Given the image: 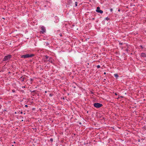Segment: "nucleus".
Instances as JSON below:
<instances>
[{
	"label": "nucleus",
	"instance_id": "nucleus-1",
	"mask_svg": "<svg viewBox=\"0 0 146 146\" xmlns=\"http://www.w3.org/2000/svg\"><path fill=\"white\" fill-rule=\"evenodd\" d=\"M34 56V54H27L25 55H21V58H29V57H32L33 56Z\"/></svg>",
	"mask_w": 146,
	"mask_h": 146
},
{
	"label": "nucleus",
	"instance_id": "nucleus-2",
	"mask_svg": "<svg viewBox=\"0 0 146 146\" xmlns=\"http://www.w3.org/2000/svg\"><path fill=\"white\" fill-rule=\"evenodd\" d=\"M12 57V56L11 55H8L7 56H5L3 59V61H6L9 60Z\"/></svg>",
	"mask_w": 146,
	"mask_h": 146
},
{
	"label": "nucleus",
	"instance_id": "nucleus-3",
	"mask_svg": "<svg viewBox=\"0 0 146 146\" xmlns=\"http://www.w3.org/2000/svg\"><path fill=\"white\" fill-rule=\"evenodd\" d=\"M103 106L101 104L99 103H96L94 104V106L96 108H100Z\"/></svg>",
	"mask_w": 146,
	"mask_h": 146
},
{
	"label": "nucleus",
	"instance_id": "nucleus-4",
	"mask_svg": "<svg viewBox=\"0 0 146 146\" xmlns=\"http://www.w3.org/2000/svg\"><path fill=\"white\" fill-rule=\"evenodd\" d=\"M46 30L45 27L43 26H42L41 27V31H40V33L43 34L44 33L46 32Z\"/></svg>",
	"mask_w": 146,
	"mask_h": 146
},
{
	"label": "nucleus",
	"instance_id": "nucleus-5",
	"mask_svg": "<svg viewBox=\"0 0 146 146\" xmlns=\"http://www.w3.org/2000/svg\"><path fill=\"white\" fill-rule=\"evenodd\" d=\"M141 56L143 57H146V54L144 53H141Z\"/></svg>",
	"mask_w": 146,
	"mask_h": 146
},
{
	"label": "nucleus",
	"instance_id": "nucleus-6",
	"mask_svg": "<svg viewBox=\"0 0 146 146\" xmlns=\"http://www.w3.org/2000/svg\"><path fill=\"white\" fill-rule=\"evenodd\" d=\"M25 76H22L20 78V79H21L20 80H21L22 82H23L24 81V80L25 79Z\"/></svg>",
	"mask_w": 146,
	"mask_h": 146
},
{
	"label": "nucleus",
	"instance_id": "nucleus-7",
	"mask_svg": "<svg viewBox=\"0 0 146 146\" xmlns=\"http://www.w3.org/2000/svg\"><path fill=\"white\" fill-rule=\"evenodd\" d=\"M114 76L117 79V78L119 77V76L117 74H114Z\"/></svg>",
	"mask_w": 146,
	"mask_h": 146
},
{
	"label": "nucleus",
	"instance_id": "nucleus-8",
	"mask_svg": "<svg viewBox=\"0 0 146 146\" xmlns=\"http://www.w3.org/2000/svg\"><path fill=\"white\" fill-rule=\"evenodd\" d=\"M100 10V7H97L96 11L97 12Z\"/></svg>",
	"mask_w": 146,
	"mask_h": 146
},
{
	"label": "nucleus",
	"instance_id": "nucleus-9",
	"mask_svg": "<svg viewBox=\"0 0 146 146\" xmlns=\"http://www.w3.org/2000/svg\"><path fill=\"white\" fill-rule=\"evenodd\" d=\"M100 13H103V11L101 10H99V11L97 12Z\"/></svg>",
	"mask_w": 146,
	"mask_h": 146
},
{
	"label": "nucleus",
	"instance_id": "nucleus-10",
	"mask_svg": "<svg viewBox=\"0 0 146 146\" xmlns=\"http://www.w3.org/2000/svg\"><path fill=\"white\" fill-rule=\"evenodd\" d=\"M75 3V7H76L77 6V4L78 3L76 1Z\"/></svg>",
	"mask_w": 146,
	"mask_h": 146
},
{
	"label": "nucleus",
	"instance_id": "nucleus-11",
	"mask_svg": "<svg viewBox=\"0 0 146 146\" xmlns=\"http://www.w3.org/2000/svg\"><path fill=\"white\" fill-rule=\"evenodd\" d=\"M105 19L106 20H107V21L110 20V18L108 17H107Z\"/></svg>",
	"mask_w": 146,
	"mask_h": 146
},
{
	"label": "nucleus",
	"instance_id": "nucleus-12",
	"mask_svg": "<svg viewBox=\"0 0 146 146\" xmlns=\"http://www.w3.org/2000/svg\"><path fill=\"white\" fill-rule=\"evenodd\" d=\"M45 58L46 59H47L49 57L46 55L45 56Z\"/></svg>",
	"mask_w": 146,
	"mask_h": 146
},
{
	"label": "nucleus",
	"instance_id": "nucleus-13",
	"mask_svg": "<svg viewBox=\"0 0 146 146\" xmlns=\"http://www.w3.org/2000/svg\"><path fill=\"white\" fill-rule=\"evenodd\" d=\"M50 141L51 142H52L53 141V139L52 138H50Z\"/></svg>",
	"mask_w": 146,
	"mask_h": 146
},
{
	"label": "nucleus",
	"instance_id": "nucleus-14",
	"mask_svg": "<svg viewBox=\"0 0 146 146\" xmlns=\"http://www.w3.org/2000/svg\"><path fill=\"white\" fill-rule=\"evenodd\" d=\"M97 67L98 68H100V65H98L97 66Z\"/></svg>",
	"mask_w": 146,
	"mask_h": 146
},
{
	"label": "nucleus",
	"instance_id": "nucleus-15",
	"mask_svg": "<svg viewBox=\"0 0 146 146\" xmlns=\"http://www.w3.org/2000/svg\"><path fill=\"white\" fill-rule=\"evenodd\" d=\"M140 47L142 49L143 48V47L142 45H140Z\"/></svg>",
	"mask_w": 146,
	"mask_h": 146
},
{
	"label": "nucleus",
	"instance_id": "nucleus-16",
	"mask_svg": "<svg viewBox=\"0 0 146 146\" xmlns=\"http://www.w3.org/2000/svg\"><path fill=\"white\" fill-rule=\"evenodd\" d=\"M72 1H74V0H69V1H71V2L70 3L69 2V3H72Z\"/></svg>",
	"mask_w": 146,
	"mask_h": 146
},
{
	"label": "nucleus",
	"instance_id": "nucleus-17",
	"mask_svg": "<svg viewBox=\"0 0 146 146\" xmlns=\"http://www.w3.org/2000/svg\"><path fill=\"white\" fill-rule=\"evenodd\" d=\"M12 91L13 92H15V90H13Z\"/></svg>",
	"mask_w": 146,
	"mask_h": 146
},
{
	"label": "nucleus",
	"instance_id": "nucleus-18",
	"mask_svg": "<svg viewBox=\"0 0 146 146\" xmlns=\"http://www.w3.org/2000/svg\"><path fill=\"white\" fill-rule=\"evenodd\" d=\"M119 44L121 45H122L123 44V43H121L120 42L119 43Z\"/></svg>",
	"mask_w": 146,
	"mask_h": 146
},
{
	"label": "nucleus",
	"instance_id": "nucleus-19",
	"mask_svg": "<svg viewBox=\"0 0 146 146\" xmlns=\"http://www.w3.org/2000/svg\"><path fill=\"white\" fill-rule=\"evenodd\" d=\"M48 61H49L51 63H52L53 62L52 61H50V60H48Z\"/></svg>",
	"mask_w": 146,
	"mask_h": 146
},
{
	"label": "nucleus",
	"instance_id": "nucleus-20",
	"mask_svg": "<svg viewBox=\"0 0 146 146\" xmlns=\"http://www.w3.org/2000/svg\"><path fill=\"white\" fill-rule=\"evenodd\" d=\"M36 91L35 90H33L31 92H35Z\"/></svg>",
	"mask_w": 146,
	"mask_h": 146
},
{
	"label": "nucleus",
	"instance_id": "nucleus-21",
	"mask_svg": "<svg viewBox=\"0 0 146 146\" xmlns=\"http://www.w3.org/2000/svg\"><path fill=\"white\" fill-rule=\"evenodd\" d=\"M25 107L27 108V107H28V106L27 105H25Z\"/></svg>",
	"mask_w": 146,
	"mask_h": 146
},
{
	"label": "nucleus",
	"instance_id": "nucleus-22",
	"mask_svg": "<svg viewBox=\"0 0 146 146\" xmlns=\"http://www.w3.org/2000/svg\"><path fill=\"white\" fill-rule=\"evenodd\" d=\"M110 11H111V12H112V11H113V9H110Z\"/></svg>",
	"mask_w": 146,
	"mask_h": 146
},
{
	"label": "nucleus",
	"instance_id": "nucleus-23",
	"mask_svg": "<svg viewBox=\"0 0 146 146\" xmlns=\"http://www.w3.org/2000/svg\"><path fill=\"white\" fill-rule=\"evenodd\" d=\"M60 35V36H61H61H62V34H60V35Z\"/></svg>",
	"mask_w": 146,
	"mask_h": 146
},
{
	"label": "nucleus",
	"instance_id": "nucleus-24",
	"mask_svg": "<svg viewBox=\"0 0 146 146\" xmlns=\"http://www.w3.org/2000/svg\"><path fill=\"white\" fill-rule=\"evenodd\" d=\"M23 113V112H22V111H21V112H20V113H21V114H22V113Z\"/></svg>",
	"mask_w": 146,
	"mask_h": 146
},
{
	"label": "nucleus",
	"instance_id": "nucleus-25",
	"mask_svg": "<svg viewBox=\"0 0 146 146\" xmlns=\"http://www.w3.org/2000/svg\"><path fill=\"white\" fill-rule=\"evenodd\" d=\"M118 11H119V12L120 11V9H119L118 10Z\"/></svg>",
	"mask_w": 146,
	"mask_h": 146
},
{
	"label": "nucleus",
	"instance_id": "nucleus-26",
	"mask_svg": "<svg viewBox=\"0 0 146 146\" xmlns=\"http://www.w3.org/2000/svg\"><path fill=\"white\" fill-rule=\"evenodd\" d=\"M31 81H33V79H31Z\"/></svg>",
	"mask_w": 146,
	"mask_h": 146
},
{
	"label": "nucleus",
	"instance_id": "nucleus-27",
	"mask_svg": "<svg viewBox=\"0 0 146 146\" xmlns=\"http://www.w3.org/2000/svg\"><path fill=\"white\" fill-rule=\"evenodd\" d=\"M22 91L23 92H24V90H22Z\"/></svg>",
	"mask_w": 146,
	"mask_h": 146
},
{
	"label": "nucleus",
	"instance_id": "nucleus-28",
	"mask_svg": "<svg viewBox=\"0 0 146 146\" xmlns=\"http://www.w3.org/2000/svg\"><path fill=\"white\" fill-rule=\"evenodd\" d=\"M45 93H47V91H45Z\"/></svg>",
	"mask_w": 146,
	"mask_h": 146
},
{
	"label": "nucleus",
	"instance_id": "nucleus-29",
	"mask_svg": "<svg viewBox=\"0 0 146 146\" xmlns=\"http://www.w3.org/2000/svg\"><path fill=\"white\" fill-rule=\"evenodd\" d=\"M104 74H106V73L105 72H104Z\"/></svg>",
	"mask_w": 146,
	"mask_h": 146
},
{
	"label": "nucleus",
	"instance_id": "nucleus-30",
	"mask_svg": "<svg viewBox=\"0 0 146 146\" xmlns=\"http://www.w3.org/2000/svg\"><path fill=\"white\" fill-rule=\"evenodd\" d=\"M22 88H25V86H22Z\"/></svg>",
	"mask_w": 146,
	"mask_h": 146
},
{
	"label": "nucleus",
	"instance_id": "nucleus-31",
	"mask_svg": "<svg viewBox=\"0 0 146 146\" xmlns=\"http://www.w3.org/2000/svg\"><path fill=\"white\" fill-rule=\"evenodd\" d=\"M94 18H93L92 19L93 20H94Z\"/></svg>",
	"mask_w": 146,
	"mask_h": 146
},
{
	"label": "nucleus",
	"instance_id": "nucleus-32",
	"mask_svg": "<svg viewBox=\"0 0 146 146\" xmlns=\"http://www.w3.org/2000/svg\"><path fill=\"white\" fill-rule=\"evenodd\" d=\"M62 99H64V97H63V98H62Z\"/></svg>",
	"mask_w": 146,
	"mask_h": 146
},
{
	"label": "nucleus",
	"instance_id": "nucleus-33",
	"mask_svg": "<svg viewBox=\"0 0 146 146\" xmlns=\"http://www.w3.org/2000/svg\"><path fill=\"white\" fill-rule=\"evenodd\" d=\"M14 143H15V142L14 141Z\"/></svg>",
	"mask_w": 146,
	"mask_h": 146
},
{
	"label": "nucleus",
	"instance_id": "nucleus-34",
	"mask_svg": "<svg viewBox=\"0 0 146 146\" xmlns=\"http://www.w3.org/2000/svg\"><path fill=\"white\" fill-rule=\"evenodd\" d=\"M115 95H117V94H116V93H115Z\"/></svg>",
	"mask_w": 146,
	"mask_h": 146
},
{
	"label": "nucleus",
	"instance_id": "nucleus-35",
	"mask_svg": "<svg viewBox=\"0 0 146 146\" xmlns=\"http://www.w3.org/2000/svg\"><path fill=\"white\" fill-rule=\"evenodd\" d=\"M79 124H81V123H79Z\"/></svg>",
	"mask_w": 146,
	"mask_h": 146
},
{
	"label": "nucleus",
	"instance_id": "nucleus-36",
	"mask_svg": "<svg viewBox=\"0 0 146 146\" xmlns=\"http://www.w3.org/2000/svg\"><path fill=\"white\" fill-rule=\"evenodd\" d=\"M138 141H140V140H139H139H138Z\"/></svg>",
	"mask_w": 146,
	"mask_h": 146
},
{
	"label": "nucleus",
	"instance_id": "nucleus-37",
	"mask_svg": "<svg viewBox=\"0 0 146 146\" xmlns=\"http://www.w3.org/2000/svg\"><path fill=\"white\" fill-rule=\"evenodd\" d=\"M48 44V43H46V44Z\"/></svg>",
	"mask_w": 146,
	"mask_h": 146
},
{
	"label": "nucleus",
	"instance_id": "nucleus-38",
	"mask_svg": "<svg viewBox=\"0 0 146 146\" xmlns=\"http://www.w3.org/2000/svg\"><path fill=\"white\" fill-rule=\"evenodd\" d=\"M74 88H75V87H74Z\"/></svg>",
	"mask_w": 146,
	"mask_h": 146
},
{
	"label": "nucleus",
	"instance_id": "nucleus-39",
	"mask_svg": "<svg viewBox=\"0 0 146 146\" xmlns=\"http://www.w3.org/2000/svg\"><path fill=\"white\" fill-rule=\"evenodd\" d=\"M12 146H13V145H12Z\"/></svg>",
	"mask_w": 146,
	"mask_h": 146
}]
</instances>
